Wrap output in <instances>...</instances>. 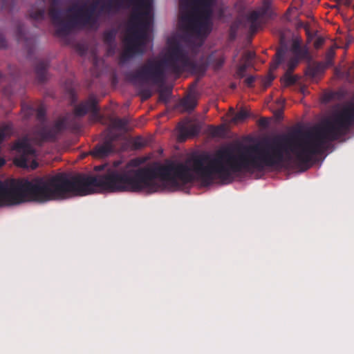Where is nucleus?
<instances>
[{"mask_svg":"<svg viewBox=\"0 0 354 354\" xmlns=\"http://www.w3.org/2000/svg\"><path fill=\"white\" fill-rule=\"evenodd\" d=\"M115 1H116V2H118V0H115Z\"/></svg>","mask_w":354,"mask_h":354,"instance_id":"52","label":"nucleus"},{"mask_svg":"<svg viewBox=\"0 0 354 354\" xmlns=\"http://www.w3.org/2000/svg\"><path fill=\"white\" fill-rule=\"evenodd\" d=\"M335 55V49L333 48V47H330L326 53V64L327 66H330L332 64V61Z\"/></svg>","mask_w":354,"mask_h":354,"instance_id":"29","label":"nucleus"},{"mask_svg":"<svg viewBox=\"0 0 354 354\" xmlns=\"http://www.w3.org/2000/svg\"><path fill=\"white\" fill-rule=\"evenodd\" d=\"M136 6L135 12L131 17L133 26L129 30L125 37L124 48L120 56V62L125 63L136 53H142L141 48L145 45L147 31L150 26L151 0H131Z\"/></svg>","mask_w":354,"mask_h":354,"instance_id":"3","label":"nucleus"},{"mask_svg":"<svg viewBox=\"0 0 354 354\" xmlns=\"http://www.w3.org/2000/svg\"><path fill=\"white\" fill-rule=\"evenodd\" d=\"M338 3H342L346 6H349L352 0H336Z\"/></svg>","mask_w":354,"mask_h":354,"instance_id":"43","label":"nucleus"},{"mask_svg":"<svg viewBox=\"0 0 354 354\" xmlns=\"http://www.w3.org/2000/svg\"><path fill=\"white\" fill-rule=\"evenodd\" d=\"M28 53L29 55H30L32 53V48H28Z\"/></svg>","mask_w":354,"mask_h":354,"instance_id":"49","label":"nucleus"},{"mask_svg":"<svg viewBox=\"0 0 354 354\" xmlns=\"http://www.w3.org/2000/svg\"><path fill=\"white\" fill-rule=\"evenodd\" d=\"M134 145L136 148H142L145 146V143L142 139L138 138L135 140Z\"/></svg>","mask_w":354,"mask_h":354,"instance_id":"41","label":"nucleus"},{"mask_svg":"<svg viewBox=\"0 0 354 354\" xmlns=\"http://www.w3.org/2000/svg\"><path fill=\"white\" fill-rule=\"evenodd\" d=\"M64 129V121L58 120L51 127H43L41 128L37 131V136L42 142L54 141Z\"/></svg>","mask_w":354,"mask_h":354,"instance_id":"11","label":"nucleus"},{"mask_svg":"<svg viewBox=\"0 0 354 354\" xmlns=\"http://www.w3.org/2000/svg\"><path fill=\"white\" fill-rule=\"evenodd\" d=\"M283 80L286 86H290L295 84L297 78V77L292 75V73L286 71L283 76Z\"/></svg>","mask_w":354,"mask_h":354,"instance_id":"25","label":"nucleus"},{"mask_svg":"<svg viewBox=\"0 0 354 354\" xmlns=\"http://www.w3.org/2000/svg\"><path fill=\"white\" fill-rule=\"evenodd\" d=\"M49 67V61L47 59L39 60L35 65V73L38 80L44 82L47 80V70Z\"/></svg>","mask_w":354,"mask_h":354,"instance_id":"13","label":"nucleus"},{"mask_svg":"<svg viewBox=\"0 0 354 354\" xmlns=\"http://www.w3.org/2000/svg\"><path fill=\"white\" fill-rule=\"evenodd\" d=\"M209 59V62L214 65V68L216 70L221 68L225 62V58L223 56H220L213 60L212 56H210Z\"/></svg>","mask_w":354,"mask_h":354,"instance_id":"27","label":"nucleus"},{"mask_svg":"<svg viewBox=\"0 0 354 354\" xmlns=\"http://www.w3.org/2000/svg\"><path fill=\"white\" fill-rule=\"evenodd\" d=\"M140 93L143 100H147V99L150 98L152 95V92H151V89L149 88H143L142 89H140Z\"/></svg>","mask_w":354,"mask_h":354,"instance_id":"33","label":"nucleus"},{"mask_svg":"<svg viewBox=\"0 0 354 354\" xmlns=\"http://www.w3.org/2000/svg\"><path fill=\"white\" fill-rule=\"evenodd\" d=\"M78 50L83 53V50L80 46H78Z\"/></svg>","mask_w":354,"mask_h":354,"instance_id":"50","label":"nucleus"},{"mask_svg":"<svg viewBox=\"0 0 354 354\" xmlns=\"http://www.w3.org/2000/svg\"><path fill=\"white\" fill-rule=\"evenodd\" d=\"M241 24L240 21H236L232 24L230 26V36L231 37H234L236 33V31Z\"/></svg>","mask_w":354,"mask_h":354,"instance_id":"34","label":"nucleus"},{"mask_svg":"<svg viewBox=\"0 0 354 354\" xmlns=\"http://www.w3.org/2000/svg\"><path fill=\"white\" fill-rule=\"evenodd\" d=\"M99 1H94L93 2L91 5H89L88 6H86L85 5H84L83 6H84V9L86 10L87 11H88L90 13L93 14V15H95V12L96 10V8H97V4H98Z\"/></svg>","mask_w":354,"mask_h":354,"instance_id":"35","label":"nucleus"},{"mask_svg":"<svg viewBox=\"0 0 354 354\" xmlns=\"http://www.w3.org/2000/svg\"><path fill=\"white\" fill-rule=\"evenodd\" d=\"M140 164V161L137 159L131 160L127 165V167H136Z\"/></svg>","mask_w":354,"mask_h":354,"instance_id":"42","label":"nucleus"},{"mask_svg":"<svg viewBox=\"0 0 354 354\" xmlns=\"http://www.w3.org/2000/svg\"><path fill=\"white\" fill-rule=\"evenodd\" d=\"M211 15V8H201L195 15L185 14L180 20L187 32L200 34L207 26Z\"/></svg>","mask_w":354,"mask_h":354,"instance_id":"7","label":"nucleus"},{"mask_svg":"<svg viewBox=\"0 0 354 354\" xmlns=\"http://www.w3.org/2000/svg\"><path fill=\"white\" fill-rule=\"evenodd\" d=\"M7 46V41L4 35L0 33V48H5Z\"/></svg>","mask_w":354,"mask_h":354,"instance_id":"40","label":"nucleus"},{"mask_svg":"<svg viewBox=\"0 0 354 354\" xmlns=\"http://www.w3.org/2000/svg\"><path fill=\"white\" fill-rule=\"evenodd\" d=\"M274 79V76L273 75H272L271 73H270L267 77H266L262 80V85H263V88L266 89L268 87H269L271 85Z\"/></svg>","mask_w":354,"mask_h":354,"instance_id":"31","label":"nucleus"},{"mask_svg":"<svg viewBox=\"0 0 354 354\" xmlns=\"http://www.w3.org/2000/svg\"><path fill=\"white\" fill-rule=\"evenodd\" d=\"M113 8V3L111 0H110L106 4H103L100 6V12H104V11H109Z\"/></svg>","mask_w":354,"mask_h":354,"instance_id":"36","label":"nucleus"},{"mask_svg":"<svg viewBox=\"0 0 354 354\" xmlns=\"http://www.w3.org/2000/svg\"><path fill=\"white\" fill-rule=\"evenodd\" d=\"M98 100L95 95H90L88 99L80 102L74 108V114L77 117L84 116L88 111L91 112L92 117L97 120H100V109L97 106Z\"/></svg>","mask_w":354,"mask_h":354,"instance_id":"9","label":"nucleus"},{"mask_svg":"<svg viewBox=\"0 0 354 354\" xmlns=\"http://www.w3.org/2000/svg\"><path fill=\"white\" fill-rule=\"evenodd\" d=\"M171 95V90L169 88H165L160 91L158 99L159 101L167 103L169 102Z\"/></svg>","mask_w":354,"mask_h":354,"instance_id":"22","label":"nucleus"},{"mask_svg":"<svg viewBox=\"0 0 354 354\" xmlns=\"http://www.w3.org/2000/svg\"><path fill=\"white\" fill-rule=\"evenodd\" d=\"M167 45L162 64L171 73L180 75L185 71H205V68L190 58L188 51L176 37L169 38Z\"/></svg>","mask_w":354,"mask_h":354,"instance_id":"5","label":"nucleus"},{"mask_svg":"<svg viewBox=\"0 0 354 354\" xmlns=\"http://www.w3.org/2000/svg\"><path fill=\"white\" fill-rule=\"evenodd\" d=\"M261 17H262L257 10L250 12L246 16V21L249 24V31L250 33L254 34L257 32L260 26L259 19Z\"/></svg>","mask_w":354,"mask_h":354,"instance_id":"15","label":"nucleus"},{"mask_svg":"<svg viewBox=\"0 0 354 354\" xmlns=\"http://www.w3.org/2000/svg\"><path fill=\"white\" fill-rule=\"evenodd\" d=\"M114 140L113 136H107L104 140L97 144L89 153L95 158H105L109 156L115 150Z\"/></svg>","mask_w":354,"mask_h":354,"instance_id":"10","label":"nucleus"},{"mask_svg":"<svg viewBox=\"0 0 354 354\" xmlns=\"http://www.w3.org/2000/svg\"><path fill=\"white\" fill-rule=\"evenodd\" d=\"M12 150L15 151L14 162L20 167H28L30 160L35 156V150L27 138L17 140L13 145Z\"/></svg>","mask_w":354,"mask_h":354,"instance_id":"8","label":"nucleus"},{"mask_svg":"<svg viewBox=\"0 0 354 354\" xmlns=\"http://www.w3.org/2000/svg\"><path fill=\"white\" fill-rule=\"evenodd\" d=\"M127 77L134 84L136 82L145 84L151 82L158 84L164 82L165 74L161 62L149 59L137 70L129 73Z\"/></svg>","mask_w":354,"mask_h":354,"instance_id":"6","label":"nucleus"},{"mask_svg":"<svg viewBox=\"0 0 354 354\" xmlns=\"http://www.w3.org/2000/svg\"><path fill=\"white\" fill-rule=\"evenodd\" d=\"M136 6L135 12L131 17L133 26L129 30L125 37L124 48L120 56V62L125 63L136 53H142L141 48L145 45L147 31L150 26L151 0H131Z\"/></svg>","mask_w":354,"mask_h":354,"instance_id":"2","label":"nucleus"},{"mask_svg":"<svg viewBox=\"0 0 354 354\" xmlns=\"http://www.w3.org/2000/svg\"><path fill=\"white\" fill-rule=\"evenodd\" d=\"M255 81V77L252 75H250L248 77L245 78L244 80L245 84L248 87H252L254 82Z\"/></svg>","mask_w":354,"mask_h":354,"instance_id":"37","label":"nucleus"},{"mask_svg":"<svg viewBox=\"0 0 354 354\" xmlns=\"http://www.w3.org/2000/svg\"><path fill=\"white\" fill-rule=\"evenodd\" d=\"M324 43V39L322 37H318L314 42V47L316 49L321 48Z\"/></svg>","mask_w":354,"mask_h":354,"instance_id":"38","label":"nucleus"},{"mask_svg":"<svg viewBox=\"0 0 354 354\" xmlns=\"http://www.w3.org/2000/svg\"><path fill=\"white\" fill-rule=\"evenodd\" d=\"M253 56H254V55H253V53H251V52H248V53H247V54H246V59H247L248 61H249V60H250V59H253Z\"/></svg>","mask_w":354,"mask_h":354,"instance_id":"45","label":"nucleus"},{"mask_svg":"<svg viewBox=\"0 0 354 354\" xmlns=\"http://www.w3.org/2000/svg\"><path fill=\"white\" fill-rule=\"evenodd\" d=\"M17 35L19 41H21L24 38V33L23 31V28L21 26H19V27L17 28Z\"/></svg>","mask_w":354,"mask_h":354,"instance_id":"39","label":"nucleus"},{"mask_svg":"<svg viewBox=\"0 0 354 354\" xmlns=\"http://www.w3.org/2000/svg\"><path fill=\"white\" fill-rule=\"evenodd\" d=\"M270 9H271V1L270 0H263L262 6L257 10L259 12V15L263 17H269L270 15Z\"/></svg>","mask_w":354,"mask_h":354,"instance_id":"20","label":"nucleus"},{"mask_svg":"<svg viewBox=\"0 0 354 354\" xmlns=\"http://www.w3.org/2000/svg\"><path fill=\"white\" fill-rule=\"evenodd\" d=\"M179 136L178 138L180 141H185L189 137H194L200 132V128L197 124L190 122H185L180 124L178 127Z\"/></svg>","mask_w":354,"mask_h":354,"instance_id":"12","label":"nucleus"},{"mask_svg":"<svg viewBox=\"0 0 354 354\" xmlns=\"http://www.w3.org/2000/svg\"><path fill=\"white\" fill-rule=\"evenodd\" d=\"M6 163L5 160L3 158L0 157V168L3 166Z\"/></svg>","mask_w":354,"mask_h":354,"instance_id":"46","label":"nucleus"},{"mask_svg":"<svg viewBox=\"0 0 354 354\" xmlns=\"http://www.w3.org/2000/svg\"><path fill=\"white\" fill-rule=\"evenodd\" d=\"M353 124L354 103H351L324 120L314 131L295 129L256 145L223 147L213 156L208 152L193 155L189 160L192 169L186 164L172 161L139 168L138 192L153 193L160 190L162 186L158 180L178 189L194 180L192 170L203 184L209 185L215 176L223 181H230L233 175L243 171L288 168L292 160L291 153L295 155L297 165L304 171L309 168L315 156L324 152L328 142L345 135Z\"/></svg>","mask_w":354,"mask_h":354,"instance_id":"1","label":"nucleus"},{"mask_svg":"<svg viewBox=\"0 0 354 354\" xmlns=\"http://www.w3.org/2000/svg\"><path fill=\"white\" fill-rule=\"evenodd\" d=\"M35 113L36 114L37 120L40 122H44L46 120V110L44 107L41 105L35 109Z\"/></svg>","mask_w":354,"mask_h":354,"instance_id":"26","label":"nucleus"},{"mask_svg":"<svg viewBox=\"0 0 354 354\" xmlns=\"http://www.w3.org/2000/svg\"><path fill=\"white\" fill-rule=\"evenodd\" d=\"M291 51L295 55V57H298V59H306L308 55V50L306 47H301L300 44L298 41H294L292 47Z\"/></svg>","mask_w":354,"mask_h":354,"instance_id":"16","label":"nucleus"},{"mask_svg":"<svg viewBox=\"0 0 354 354\" xmlns=\"http://www.w3.org/2000/svg\"><path fill=\"white\" fill-rule=\"evenodd\" d=\"M248 67V64L247 63H245L239 66L236 73L240 78H243V77H245Z\"/></svg>","mask_w":354,"mask_h":354,"instance_id":"32","label":"nucleus"},{"mask_svg":"<svg viewBox=\"0 0 354 354\" xmlns=\"http://www.w3.org/2000/svg\"><path fill=\"white\" fill-rule=\"evenodd\" d=\"M218 131H219V129L218 128H216L214 129V134H215V135L218 134Z\"/></svg>","mask_w":354,"mask_h":354,"instance_id":"48","label":"nucleus"},{"mask_svg":"<svg viewBox=\"0 0 354 354\" xmlns=\"http://www.w3.org/2000/svg\"><path fill=\"white\" fill-rule=\"evenodd\" d=\"M285 54L286 50L284 48H279L277 50L275 54V58L271 64L270 70L274 71L278 68L279 64L283 61Z\"/></svg>","mask_w":354,"mask_h":354,"instance_id":"18","label":"nucleus"},{"mask_svg":"<svg viewBox=\"0 0 354 354\" xmlns=\"http://www.w3.org/2000/svg\"><path fill=\"white\" fill-rule=\"evenodd\" d=\"M322 71H323V67L320 64H318L317 66L310 67L308 69V73L309 75L314 77L317 76Z\"/></svg>","mask_w":354,"mask_h":354,"instance_id":"30","label":"nucleus"},{"mask_svg":"<svg viewBox=\"0 0 354 354\" xmlns=\"http://www.w3.org/2000/svg\"><path fill=\"white\" fill-rule=\"evenodd\" d=\"M299 59H298V57L290 58L287 64L288 68L286 71L292 73L296 66L298 65Z\"/></svg>","mask_w":354,"mask_h":354,"instance_id":"28","label":"nucleus"},{"mask_svg":"<svg viewBox=\"0 0 354 354\" xmlns=\"http://www.w3.org/2000/svg\"><path fill=\"white\" fill-rule=\"evenodd\" d=\"M264 123H265L264 119H261V124H264Z\"/></svg>","mask_w":354,"mask_h":354,"instance_id":"51","label":"nucleus"},{"mask_svg":"<svg viewBox=\"0 0 354 354\" xmlns=\"http://www.w3.org/2000/svg\"><path fill=\"white\" fill-rule=\"evenodd\" d=\"M58 0H51L48 15L52 23L57 27L56 35L58 36L68 35L77 26L93 27L97 24L98 17L93 15L84 9V6H73L68 11L75 14L68 20L64 18V12L59 7Z\"/></svg>","mask_w":354,"mask_h":354,"instance_id":"4","label":"nucleus"},{"mask_svg":"<svg viewBox=\"0 0 354 354\" xmlns=\"http://www.w3.org/2000/svg\"><path fill=\"white\" fill-rule=\"evenodd\" d=\"M35 109L30 105L23 104L21 106V113L24 119H28L35 114Z\"/></svg>","mask_w":354,"mask_h":354,"instance_id":"23","label":"nucleus"},{"mask_svg":"<svg viewBox=\"0 0 354 354\" xmlns=\"http://www.w3.org/2000/svg\"><path fill=\"white\" fill-rule=\"evenodd\" d=\"M128 124V121L124 118H115L111 120V124L113 128L122 129Z\"/></svg>","mask_w":354,"mask_h":354,"instance_id":"21","label":"nucleus"},{"mask_svg":"<svg viewBox=\"0 0 354 354\" xmlns=\"http://www.w3.org/2000/svg\"><path fill=\"white\" fill-rule=\"evenodd\" d=\"M249 116V113L247 110L241 109L239 111L232 119L234 122L244 121Z\"/></svg>","mask_w":354,"mask_h":354,"instance_id":"24","label":"nucleus"},{"mask_svg":"<svg viewBox=\"0 0 354 354\" xmlns=\"http://www.w3.org/2000/svg\"><path fill=\"white\" fill-rule=\"evenodd\" d=\"M197 104V98L194 93L188 94L182 98L179 102L180 106L183 108L184 111L189 113L194 110Z\"/></svg>","mask_w":354,"mask_h":354,"instance_id":"14","label":"nucleus"},{"mask_svg":"<svg viewBox=\"0 0 354 354\" xmlns=\"http://www.w3.org/2000/svg\"><path fill=\"white\" fill-rule=\"evenodd\" d=\"M108 49H107V52L109 54H113L115 53V48H116V44H114V46H113V48H110V46H107Z\"/></svg>","mask_w":354,"mask_h":354,"instance_id":"44","label":"nucleus"},{"mask_svg":"<svg viewBox=\"0 0 354 354\" xmlns=\"http://www.w3.org/2000/svg\"><path fill=\"white\" fill-rule=\"evenodd\" d=\"M41 4L42 8L40 9H38L37 10H32L30 12V18L35 19V20H42L44 19L45 14H46V8H45V3L46 0H39Z\"/></svg>","mask_w":354,"mask_h":354,"instance_id":"19","label":"nucleus"},{"mask_svg":"<svg viewBox=\"0 0 354 354\" xmlns=\"http://www.w3.org/2000/svg\"><path fill=\"white\" fill-rule=\"evenodd\" d=\"M117 31L115 29L105 30L103 33V41L104 44L113 48L115 44Z\"/></svg>","mask_w":354,"mask_h":354,"instance_id":"17","label":"nucleus"},{"mask_svg":"<svg viewBox=\"0 0 354 354\" xmlns=\"http://www.w3.org/2000/svg\"><path fill=\"white\" fill-rule=\"evenodd\" d=\"M32 169H35L37 167V163L35 161L32 162Z\"/></svg>","mask_w":354,"mask_h":354,"instance_id":"47","label":"nucleus"}]
</instances>
